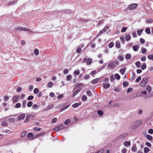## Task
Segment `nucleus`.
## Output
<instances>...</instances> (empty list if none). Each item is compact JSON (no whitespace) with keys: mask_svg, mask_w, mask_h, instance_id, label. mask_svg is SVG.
Wrapping results in <instances>:
<instances>
[{"mask_svg":"<svg viewBox=\"0 0 153 153\" xmlns=\"http://www.w3.org/2000/svg\"><path fill=\"white\" fill-rule=\"evenodd\" d=\"M8 121L10 123H13L15 121V120L14 118H10L8 119Z\"/></svg>","mask_w":153,"mask_h":153,"instance_id":"obj_59","label":"nucleus"},{"mask_svg":"<svg viewBox=\"0 0 153 153\" xmlns=\"http://www.w3.org/2000/svg\"><path fill=\"white\" fill-rule=\"evenodd\" d=\"M81 90V89H80V88H79V89H78V90H77L74 91L73 92L72 95V97H73L75 96H76L79 92H80V91Z\"/></svg>","mask_w":153,"mask_h":153,"instance_id":"obj_8","label":"nucleus"},{"mask_svg":"<svg viewBox=\"0 0 153 153\" xmlns=\"http://www.w3.org/2000/svg\"><path fill=\"white\" fill-rule=\"evenodd\" d=\"M110 79L111 82H113L114 79V77L113 75H111L110 76Z\"/></svg>","mask_w":153,"mask_h":153,"instance_id":"obj_54","label":"nucleus"},{"mask_svg":"<svg viewBox=\"0 0 153 153\" xmlns=\"http://www.w3.org/2000/svg\"><path fill=\"white\" fill-rule=\"evenodd\" d=\"M33 104V102L32 101H29L27 103V107H30Z\"/></svg>","mask_w":153,"mask_h":153,"instance_id":"obj_32","label":"nucleus"},{"mask_svg":"<svg viewBox=\"0 0 153 153\" xmlns=\"http://www.w3.org/2000/svg\"><path fill=\"white\" fill-rule=\"evenodd\" d=\"M21 106V104L20 103H18L15 105V107L16 108H19Z\"/></svg>","mask_w":153,"mask_h":153,"instance_id":"obj_52","label":"nucleus"},{"mask_svg":"<svg viewBox=\"0 0 153 153\" xmlns=\"http://www.w3.org/2000/svg\"><path fill=\"white\" fill-rule=\"evenodd\" d=\"M70 122V120L69 119H67L65 121L64 123L65 124L67 125L69 124Z\"/></svg>","mask_w":153,"mask_h":153,"instance_id":"obj_35","label":"nucleus"},{"mask_svg":"<svg viewBox=\"0 0 153 153\" xmlns=\"http://www.w3.org/2000/svg\"><path fill=\"white\" fill-rule=\"evenodd\" d=\"M115 46L116 48H120V44L119 42H116L115 44Z\"/></svg>","mask_w":153,"mask_h":153,"instance_id":"obj_24","label":"nucleus"},{"mask_svg":"<svg viewBox=\"0 0 153 153\" xmlns=\"http://www.w3.org/2000/svg\"><path fill=\"white\" fill-rule=\"evenodd\" d=\"M64 126L62 124H61L58 126L57 127H56L54 128V130L56 131H58L61 129L64 128Z\"/></svg>","mask_w":153,"mask_h":153,"instance_id":"obj_6","label":"nucleus"},{"mask_svg":"<svg viewBox=\"0 0 153 153\" xmlns=\"http://www.w3.org/2000/svg\"><path fill=\"white\" fill-rule=\"evenodd\" d=\"M72 78L71 76V75H68L66 76V79L68 80H70Z\"/></svg>","mask_w":153,"mask_h":153,"instance_id":"obj_62","label":"nucleus"},{"mask_svg":"<svg viewBox=\"0 0 153 153\" xmlns=\"http://www.w3.org/2000/svg\"><path fill=\"white\" fill-rule=\"evenodd\" d=\"M86 94L88 96H90L92 95V93L91 91H87Z\"/></svg>","mask_w":153,"mask_h":153,"instance_id":"obj_56","label":"nucleus"},{"mask_svg":"<svg viewBox=\"0 0 153 153\" xmlns=\"http://www.w3.org/2000/svg\"><path fill=\"white\" fill-rule=\"evenodd\" d=\"M114 77L115 78V79H117L118 80H119L120 78V76L117 73H116L115 74Z\"/></svg>","mask_w":153,"mask_h":153,"instance_id":"obj_18","label":"nucleus"},{"mask_svg":"<svg viewBox=\"0 0 153 153\" xmlns=\"http://www.w3.org/2000/svg\"><path fill=\"white\" fill-rule=\"evenodd\" d=\"M131 56L129 54H127L126 56V59H129L131 58Z\"/></svg>","mask_w":153,"mask_h":153,"instance_id":"obj_43","label":"nucleus"},{"mask_svg":"<svg viewBox=\"0 0 153 153\" xmlns=\"http://www.w3.org/2000/svg\"><path fill=\"white\" fill-rule=\"evenodd\" d=\"M146 90L150 92L152 90V88L150 86H148L146 88Z\"/></svg>","mask_w":153,"mask_h":153,"instance_id":"obj_37","label":"nucleus"},{"mask_svg":"<svg viewBox=\"0 0 153 153\" xmlns=\"http://www.w3.org/2000/svg\"><path fill=\"white\" fill-rule=\"evenodd\" d=\"M136 66L138 68H139L141 66V64L139 61H137L135 63Z\"/></svg>","mask_w":153,"mask_h":153,"instance_id":"obj_26","label":"nucleus"},{"mask_svg":"<svg viewBox=\"0 0 153 153\" xmlns=\"http://www.w3.org/2000/svg\"><path fill=\"white\" fill-rule=\"evenodd\" d=\"M81 105V103H76L72 105V107L74 108H76Z\"/></svg>","mask_w":153,"mask_h":153,"instance_id":"obj_15","label":"nucleus"},{"mask_svg":"<svg viewBox=\"0 0 153 153\" xmlns=\"http://www.w3.org/2000/svg\"><path fill=\"white\" fill-rule=\"evenodd\" d=\"M25 114H22L18 116V120L24 119L25 118Z\"/></svg>","mask_w":153,"mask_h":153,"instance_id":"obj_9","label":"nucleus"},{"mask_svg":"<svg viewBox=\"0 0 153 153\" xmlns=\"http://www.w3.org/2000/svg\"><path fill=\"white\" fill-rule=\"evenodd\" d=\"M143 31V30H138L137 31V33L138 34V35H139V36H140L141 35V33H142Z\"/></svg>","mask_w":153,"mask_h":153,"instance_id":"obj_58","label":"nucleus"},{"mask_svg":"<svg viewBox=\"0 0 153 153\" xmlns=\"http://www.w3.org/2000/svg\"><path fill=\"white\" fill-rule=\"evenodd\" d=\"M19 97V95H18L17 96H15L13 97V103L16 102L18 101V99Z\"/></svg>","mask_w":153,"mask_h":153,"instance_id":"obj_10","label":"nucleus"},{"mask_svg":"<svg viewBox=\"0 0 153 153\" xmlns=\"http://www.w3.org/2000/svg\"><path fill=\"white\" fill-rule=\"evenodd\" d=\"M141 121H137L135 122L134 123V125L133 126V128L135 129L138 127L141 124Z\"/></svg>","mask_w":153,"mask_h":153,"instance_id":"obj_5","label":"nucleus"},{"mask_svg":"<svg viewBox=\"0 0 153 153\" xmlns=\"http://www.w3.org/2000/svg\"><path fill=\"white\" fill-rule=\"evenodd\" d=\"M128 135V134L127 133L124 134H123L117 137V139H118V138H120L121 139H123L127 137Z\"/></svg>","mask_w":153,"mask_h":153,"instance_id":"obj_7","label":"nucleus"},{"mask_svg":"<svg viewBox=\"0 0 153 153\" xmlns=\"http://www.w3.org/2000/svg\"><path fill=\"white\" fill-rule=\"evenodd\" d=\"M129 84V83L128 82L126 81H124L123 82V86L126 87Z\"/></svg>","mask_w":153,"mask_h":153,"instance_id":"obj_36","label":"nucleus"},{"mask_svg":"<svg viewBox=\"0 0 153 153\" xmlns=\"http://www.w3.org/2000/svg\"><path fill=\"white\" fill-rule=\"evenodd\" d=\"M147 51V50L146 48H142L141 52L142 53H146Z\"/></svg>","mask_w":153,"mask_h":153,"instance_id":"obj_45","label":"nucleus"},{"mask_svg":"<svg viewBox=\"0 0 153 153\" xmlns=\"http://www.w3.org/2000/svg\"><path fill=\"white\" fill-rule=\"evenodd\" d=\"M120 39L122 41L123 43H124L125 42V40L124 37L123 36H121L120 37Z\"/></svg>","mask_w":153,"mask_h":153,"instance_id":"obj_42","label":"nucleus"},{"mask_svg":"<svg viewBox=\"0 0 153 153\" xmlns=\"http://www.w3.org/2000/svg\"><path fill=\"white\" fill-rule=\"evenodd\" d=\"M138 5V4L137 3L131 4L129 6V9L130 10H134L136 8Z\"/></svg>","mask_w":153,"mask_h":153,"instance_id":"obj_4","label":"nucleus"},{"mask_svg":"<svg viewBox=\"0 0 153 153\" xmlns=\"http://www.w3.org/2000/svg\"><path fill=\"white\" fill-rule=\"evenodd\" d=\"M16 29H18L22 30H24L26 31H27L28 32H31L32 31L31 30L28 28L27 27H15Z\"/></svg>","mask_w":153,"mask_h":153,"instance_id":"obj_3","label":"nucleus"},{"mask_svg":"<svg viewBox=\"0 0 153 153\" xmlns=\"http://www.w3.org/2000/svg\"><path fill=\"white\" fill-rule=\"evenodd\" d=\"M110 86V85L109 84L106 83L104 84L103 85V87L105 89H108L109 88Z\"/></svg>","mask_w":153,"mask_h":153,"instance_id":"obj_14","label":"nucleus"},{"mask_svg":"<svg viewBox=\"0 0 153 153\" xmlns=\"http://www.w3.org/2000/svg\"><path fill=\"white\" fill-rule=\"evenodd\" d=\"M53 106V104H51L48 106L47 108V110H49L51 108H52Z\"/></svg>","mask_w":153,"mask_h":153,"instance_id":"obj_46","label":"nucleus"},{"mask_svg":"<svg viewBox=\"0 0 153 153\" xmlns=\"http://www.w3.org/2000/svg\"><path fill=\"white\" fill-rule=\"evenodd\" d=\"M92 62V60L90 59H88L87 60V64L88 65H89L91 64Z\"/></svg>","mask_w":153,"mask_h":153,"instance_id":"obj_34","label":"nucleus"},{"mask_svg":"<svg viewBox=\"0 0 153 153\" xmlns=\"http://www.w3.org/2000/svg\"><path fill=\"white\" fill-rule=\"evenodd\" d=\"M131 144L130 142V141H125L124 143V145L126 146H128L130 145Z\"/></svg>","mask_w":153,"mask_h":153,"instance_id":"obj_21","label":"nucleus"},{"mask_svg":"<svg viewBox=\"0 0 153 153\" xmlns=\"http://www.w3.org/2000/svg\"><path fill=\"white\" fill-rule=\"evenodd\" d=\"M114 43L113 42H111L108 44V46L110 48H111L114 46Z\"/></svg>","mask_w":153,"mask_h":153,"instance_id":"obj_38","label":"nucleus"},{"mask_svg":"<svg viewBox=\"0 0 153 153\" xmlns=\"http://www.w3.org/2000/svg\"><path fill=\"white\" fill-rule=\"evenodd\" d=\"M53 83L52 82H49L47 85V86L48 87L51 88L53 85Z\"/></svg>","mask_w":153,"mask_h":153,"instance_id":"obj_20","label":"nucleus"},{"mask_svg":"<svg viewBox=\"0 0 153 153\" xmlns=\"http://www.w3.org/2000/svg\"><path fill=\"white\" fill-rule=\"evenodd\" d=\"M141 77L140 76L138 77L135 80V82H139L141 79Z\"/></svg>","mask_w":153,"mask_h":153,"instance_id":"obj_49","label":"nucleus"},{"mask_svg":"<svg viewBox=\"0 0 153 153\" xmlns=\"http://www.w3.org/2000/svg\"><path fill=\"white\" fill-rule=\"evenodd\" d=\"M7 123L5 121L2 122L1 123V126H7Z\"/></svg>","mask_w":153,"mask_h":153,"instance_id":"obj_57","label":"nucleus"},{"mask_svg":"<svg viewBox=\"0 0 153 153\" xmlns=\"http://www.w3.org/2000/svg\"><path fill=\"white\" fill-rule=\"evenodd\" d=\"M148 79L146 78H143L140 82V85L142 87H144L148 82Z\"/></svg>","mask_w":153,"mask_h":153,"instance_id":"obj_2","label":"nucleus"},{"mask_svg":"<svg viewBox=\"0 0 153 153\" xmlns=\"http://www.w3.org/2000/svg\"><path fill=\"white\" fill-rule=\"evenodd\" d=\"M100 80V78H97L92 81V83L93 84H95L99 82Z\"/></svg>","mask_w":153,"mask_h":153,"instance_id":"obj_11","label":"nucleus"},{"mask_svg":"<svg viewBox=\"0 0 153 153\" xmlns=\"http://www.w3.org/2000/svg\"><path fill=\"white\" fill-rule=\"evenodd\" d=\"M133 50L134 51H137L139 48V46L138 45H135L132 47Z\"/></svg>","mask_w":153,"mask_h":153,"instance_id":"obj_13","label":"nucleus"},{"mask_svg":"<svg viewBox=\"0 0 153 153\" xmlns=\"http://www.w3.org/2000/svg\"><path fill=\"white\" fill-rule=\"evenodd\" d=\"M81 48L80 47L78 48L76 50V52L77 53H79L81 51Z\"/></svg>","mask_w":153,"mask_h":153,"instance_id":"obj_64","label":"nucleus"},{"mask_svg":"<svg viewBox=\"0 0 153 153\" xmlns=\"http://www.w3.org/2000/svg\"><path fill=\"white\" fill-rule=\"evenodd\" d=\"M127 29V28L126 27H123L121 29V31L122 33H123L125 32L126 30Z\"/></svg>","mask_w":153,"mask_h":153,"instance_id":"obj_53","label":"nucleus"},{"mask_svg":"<svg viewBox=\"0 0 153 153\" xmlns=\"http://www.w3.org/2000/svg\"><path fill=\"white\" fill-rule=\"evenodd\" d=\"M146 68V66L145 63L142 64L141 66V68L143 70H144Z\"/></svg>","mask_w":153,"mask_h":153,"instance_id":"obj_41","label":"nucleus"},{"mask_svg":"<svg viewBox=\"0 0 153 153\" xmlns=\"http://www.w3.org/2000/svg\"><path fill=\"white\" fill-rule=\"evenodd\" d=\"M87 99V97L85 95H83L82 98V100L83 101H86Z\"/></svg>","mask_w":153,"mask_h":153,"instance_id":"obj_50","label":"nucleus"},{"mask_svg":"<svg viewBox=\"0 0 153 153\" xmlns=\"http://www.w3.org/2000/svg\"><path fill=\"white\" fill-rule=\"evenodd\" d=\"M125 39L127 41H130L131 39V37L130 35L129 34L125 36Z\"/></svg>","mask_w":153,"mask_h":153,"instance_id":"obj_17","label":"nucleus"},{"mask_svg":"<svg viewBox=\"0 0 153 153\" xmlns=\"http://www.w3.org/2000/svg\"><path fill=\"white\" fill-rule=\"evenodd\" d=\"M18 0H16V1L14 0V1H10L8 4V5H11L14 4Z\"/></svg>","mask_w":153,"mask_h":153,"instance_id":"obj_30","label":"nucleus"},{"mask_svg":"<svg viewBox=\"0 0 153 153\" xmlns=\"http://www.w3.org/2000/svg\"><path fill=\"white\" fill-rule=\"evenodd\" d=\"M34 54L36 55H37L39 53V51L37 49H36L34 51Z\"/></svg>","mask_w":153,"mask_h":153,"instance_id":"obj_44","label":"nucleus"},{"mask_svg":"<svg viewBox=\"0 0 153 153\" xmlns=\"http://www.w3.org/2000/svg\"><path fill=\"white\" fill-rule=\"evenodd\" d=\"M30 115H27L26 119L25 120V122L26 123H27L28 122V121L29 120L30 118Z\"/></svg>","mask_w":153,"mask_h":153,"instance_id":"obj_19","label":"nucleus"},{"mask_svg":"<svg viewBox=\"0 0 153 153\" xmlns=\"http://www.w3.org/2000/svg\"><path fill=\"white\" fill-rule=\"evenodd\" d=\"M64 97V95L63 94H61L58 96L57 98L58 99H60Z\"/></svg>","mask_w":153,"mask_h":153,"instance_id":"obj_63","label":"nucleus"},{"mask_svg":"<svg viewBox=\"0 0 153 153\" xmlns=\"http://www.w3.org/2000/svg\"><path fill=\"white\" fill-rule=\"evenodd\" d=\"M145 32L147 34H150L151 33L150 28L149 27L147 28L145 30Z\"/></svg>","mask_w":153,"mask_h":153,"instance_id":"obj_28","label":"nucleus"},{"mask_svg":"<svg viewBox=\"0 0 153 153\" xmlns=\"http://www.w3.org/2000/svg\"><path fill=\"white\" fill-rule=\"evenodd\" d=\"M39 91V89L37 88H36L34 89L33 92L35 94H37L38 93Z\"/></svg>","mask_w":153,"mask_h":153,"instance_id":"obj_39","label":"nucleus"},{"mask_svg":"<svg viewBox=\"0 0 153 153\" xmlns=\"http://www.w3.org/2000/svg\"><path fill=\"white\" fill-rule=\"evenodd\" d=\"M146 145L149 147H151L152 146L151 143L148 142L146 143Z\"/></svg>","mask_w":153,"mask_h":153,"instance_id":"obj_60","label":"nucleus"},{"mask_svg":"<svg viewBox=\"0 0 153 153\" xmlns=\"http://www.w3.org/2000/svg\"><path fill=\"white\" fill-rule=\"evenodd\" d=\"M149 149L147 147H145L144 148V151L145 153H147L149 151Z\"/></svg>","mask_w":153,"mask_h":153,"instance_id":"obj_29","label":"nucleus"},{"mask_svg":"<svg viewBox=\"0 0 153 153\" xmlns=\"http://www.w3.org/2000/svg\"><path fill=\"white\" fill-rule=\"evenodd\" d=\"M27 101L26 100H23L22 102V107L23 108H25L26 106V104Z\"/></svg>","mask_w":153,"mask_h":153,"instance_id":"obj_23","label":"nucleus"},{"mask_svg":"<svg viewBox=\"0 0 153 153\" xmlns=\"http://www.w3.org/2000/svg\"><path fill=\"white\" fill-rule=\"evenodd\" d=\"M45 132H42L41 133H40L39 134H38L36 135V137H38L40 136H41L43 135H45Z\"/></svg>","mask_w":153,"mask_h":153,"instance_id":"obj_61","label":"nucleus"},{"mask_svg":"<svg viewBox=\"0 0 153 153\" xmlns=\"http://www.w3.org/2000/svg\"><path fill=\"white\" fill-rule=\"evenodd\" d=\"M27 132L26 131H23L21 134V136L22 137H24L25 136Z\"/></svg>","mask_w":153,"mask_h":153,"instance_id":"obj_55","label":"nucleus"},{"mask_svg":"<svg viewBox=\"0 0 153 153\" xmlns=\"http://www.w3.org/2000/svg\"><path fill=\"white\" fill-rule=\"evenodd\" d=\"M98 114L100 116H102L103 114V112L101 110H99L97 111Z\"/></svg>","mask_w":153,"mask_h":153,"instance_id":"obj_48","label":"nucleus"},{"mask_svg":"<svg viewBox=\"0 0 153 153\" xmlns=\"http://www.w3.org/2000/svg\"><path fill=\"white\" fill-rule=\"evenodd\" d=\"M33 129L34 131H40L41 128H38L37 127H35L33 128Z\"/></svg>","mask_w":153,"mask_h":153,"instance_id":"obj_33","label":"nucleus"},{"mask_svg":"<svg viewBox=\"0 0 153 153\" xmlns=\"http://www.w3.org/2000/svg\"><path fill=\"white\" fill-rule=\"evenodd\" d=\"M146 137L149 140H152V137L148 134H147L146 135Z\"/></svg>","mask_w":153,"mask_h":153,"instance_id":"obj_27","label":"nucleus"},{"mask_svg":"<svg viewBox=\"0 0 153 153\" xmlns=\"http://www.w3.org/2000/svg\"><path fill=\"white\" fill-rule=\"evenodd\" d=\"M108 28V26H105L101 30L103 33L105 32L106 30Z\"/></svg>","mask_w":153,"mask_h":153,"instance_id":"obj_31","label":"nucleus"},{"mask_svg":"<svg viewBox=\"0 0 153 153\" xmlns=\"http://www.w3.org/2000/svg\"><path fill=\"white\" fill-rule=\"evenodd\" d=\"M34 98V97L33 95L29 96L27 98V100H32Z\"/></svg>","mask_w":153,"mask_h":153,"instance_id":"obj_40","label":"nucleus"},{"mask_svg":"<svg viewBox=\"0 0 153 153\" xmlns=\"http://www.w3.org/2000/svg\"><path fill=\"white\" fill-rule=\"evenodd\" d=\"M140 42L141 43L143 44L145 42V40L142 38H140Z\"/></svg>","mask_w":153,"mask_h":153,"instance_id":"obj_47","label":"nucleus"},{"mask_svg":"<svg viewBox=\"0 0 153 153\" xmlns=\"http://www.w3.org/2000/svg\"><path fill=\"white\" fill-rule=\"evenodd\" d=\"M33 134L32 133H29L27 135V137L30 139L32 140L33 138Z\"/></svg>","mask_w":153,"mask_h":153,"instance_id":"obj_12","label":"nucleus"},{"mask_svg":"<svg viewBox=\"0 0 153 153\" xmlns=\"http://www.w3.org/2000/svg\"><path fill=\"white\" fill-rule=\"evenodd\" d=\"M146 22L149 24L152 23L153 22V20L152 19H147L146 20Z\"/></svg>","mask_w":153,"mask_h":153,"instance_id":"obj_22","label":"nucleus"},{"mask_svg":"<svg viewBox=\"0 0 153 153\" xmlns=\"http://www.w3.org/2000/svg\"><path fill=\"white\" fill-rule=\"evenodd\" d=\"M131 150L133 152H136L137 150V148L136 146L134 145L132 147Z\"/></svg>","mask_w":153,"mask_h":153,"instance_id":"obj_25","label":"nucleus"},{"mask_svg":"<svg viewBox=\"0 0 153 153\" xmlns=\"http://www.w3.org/2000/svg\"><path fill=\"white\" fill-rule=\"evenodd\" d=\"M119 62L117 61L115 62H111L109 63L108 65V67L110 69H111L114 68L116 66V65H118Z\"/></svg>","mask_w":153,"mask_h":153,"instance_id":"obj_1","label":"nucleus"},{"mask_svg":"<svg viewBox=\"0 0 153 153\" xmlns=\"http://www.w3.org/2000/svg\"><path fill=\"white\" fill-rule=\"evenodd\" d=\"M148 58L151 60L153 61V54L150 55L148 56Z\"/></svg>","mask_w":153,"mask_h":153,"instance_id":"obj_51","label":"nucleus"},{"mask_svg":"<svg viewBox=\"0 0 153 153\" xmlns=\"http://www.w3.org/2000/svg\"><path fill=\"white\" fill-rule=\"evenodd\" d=\"M126 70V68H122L120 69V72L121 74H123L125 73Z\"/></svg>","mask_w":153,"mask_h":153,"instance_id":"obj_16","label":"nucleus"}]
</instances>
